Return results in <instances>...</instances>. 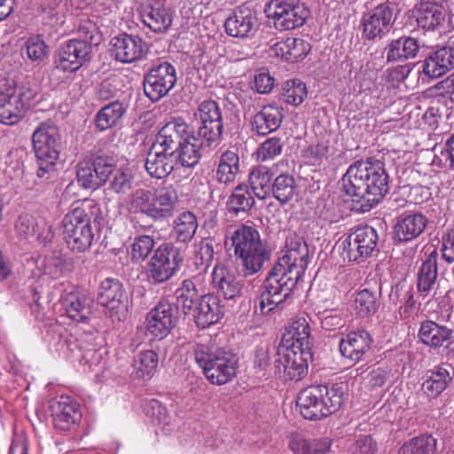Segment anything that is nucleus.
<instances>
[{
  "label": "nucleus",
  "mask_w": 454,
  "mask_h": 454,
  "mask_svg": "<svg viewBox=\"0 0 454 454\" xmlns=\"http://www.w3.org/2000/svg\"><path fill=\"white\" fill-rule=\"evenodd\" d=\"M341 191L352 202V209L369 212L389 191V176L384 163L373 157L350 164L340 179Z\"/></svg>",
  "instance_id": "f257e3e1"
},
{
  "label": "nucleus",
  "mask_w": 454,
  "mask_h": 454,
  "mask_svg": "<svg viewBox=\"0 0 454 454\" xmlns=\"http://www.w3.org/2000/svg\"><path fill=\"white\" fill-rule=\"evenodd\" d=\"M238 273L245 278L260 272L270 261V250L259 231L247 225L237 228L229 238Z\"/></svg>",
  "instance_id": "f03ea898"
},
{
  "label": "nucleus",
  "mask_w": 454,
  "mask_h": 454,
  "mask_svg": "<svg viewBox=\"0 0 454 454\" xmlns=\"http://www.w3.org/2000/svg\"><path fill=\"white\" fill-rule=\"evenodd\" d=\"M100 209L92 201H83L74 207L63 218V238L70 250L84 253L92 245L94 232L91 221L98 220Z\"/></svg>",
  "instance_id": "7ed1b4c3"
},
{
  "label": "nucleus",
  "mask_w": 454,
  "mask_h": 454,
  "mask_svg": "<svg viewBox=\"0 0 454 454\" xmlns=\"http://www.w3.org/2000/svg\"><path fill=\"white\" fill-rule=\"evenodd\" d=\"M302 275L278 259L263 282V291L260 295L261 312L269 314L286 301Z\"/></svg>",
  "instance_id": "20e7f679"
},
{
  "label": "nucleus",
  "mask_w": 454,
  "mask_h": 454,
  "mask_svg": "<svg viewBox=\"0 0 454 454\" xmlns=\"http://www.w3.org/2000/svg\"><path fill=\"white\" fill-rule=\"evenodd\" d=\"M343 402L341 388L334 384L309 386L297 397V406L302 417L309 420L325 418L340 409Z\"/></svg>",
  "instance_id": "39448f33"
},
{
  "label": "nucleus",
  "mask_w": 454,
  "mask_h": 454,
  "mask_svg": "<svg viewBox=\"0 0 454 454\" xmlns=\"http://www.w3.org/2000/svg\"><path fill=\"white\" fill-rule=\"evenodd\" d=\"M192 350L196 363L212 384L223 385L236 375L238 358L231 352L200 343Z\"/></svg>",
  "instance_id": "423d86ee"
},
{
  "label": "nucleus",
  "mask_w": 454,
  "mask_h": 454,
  "mask_svg": "<svg viewBox=\"0 0 454 454\" xmlns=\"http://www.w3.org/2000/svg\"><path fill=\"white\" fill-rule=\"evenodd\" d=\"M37 91L28 83L17 84L12 80L0 82V122L13 125L30 108Z\"/></svg>",
  "instance_id": "0eeeda50"
},
{
  "label": "nucleus",
  "mask_w": 454,
  "mask_h": 454,
  "mask_svg": "<svg viewBox=\"0 0 454 454\" xmlns=\"http://www.w3.org/2000/svg\"><path fill=\"white\" fill-rule=\"evenodd\" d=\"M184 259V250L176 244H160L146 264L147 281L153 286L168 281L180 270Z\"/></svg>",
  "instance_id": "6e6552de"
},
{
  "label": "nucleus",
  "mask_w": 454,
  "mask_h": 454,
  "mask_svg": "<svg viewBox=\"0 0 454 454\" xmlns=\"http://www.w3.org/2000/svg\"><path fill=\"white\" fill-rule=\"evenodd\" d=\"M194 117L198 124L197 136L207 145H217L223 140V117L219 104L212 99L200 103Z\"/></svg>",
  "instance_id": "1a4fd4ad"
},
{
  "label": "nucleus",
  "mask_w": 454,
  "mask_h": 454,
  "mask_svg": "<svg viewBox=\"0 0 454 454\" xmlns=\"http://www.w3.org/2000/svg\"><path fill=\"white\" fill-rule=\"evenodd\" d=\"M264 11L267 17L274 20V26L278 30L302 26L310 13L299 0H270Z\"/></svg>",
  "instance_id": "9d476101"
},
{
  "label": "nucleus",
  "mask_w": 454,
  "mask_h": 454,
  "mask_svg": "<svg viewBox=\"0 0 454 454\" xmlns=\"http://www.w3.org/2000/svg\"><path fill=\"white\" fill-rule=\"evenodd\" d=\"M176 80V68L168 62H162L151 68L145 75V95L152 102H157L173 89Z\"/></svg>",
  "instance_id": "9b49d317"
},
{
  "label": "nucleus",
  "mask_w": 454,
  "mask_h": 454,
  "mask_svg": "<svg viewBox=\"0 0 454 454\" xmlns=\"http://www.w3.org/2000/svg\"><path fill=\"white\" fill-rule=\"evenodd\" d=\"M92 47L86 40H69L56 52L54 64L63 72H75L90 61Z\"/></svg>",
  "instance_id": "f8f14e48"
},
{
  "label": "nucleus",
  "mask_w": 454,
  "mask_h": 454,
  "mask_svg": "<svg viewBox=\"0 0 454 454\" xmlns=\"http://www.w3.org/2000/svg\"><path fill=\"white\" fill-rule=\"evenodd\" d=\"M395 7L384 3L362 18L363 35L367 40L381 39L392 29L395 23Z\"/></svg>",
  "instance_id": "ddd939ff"
},
{
  "label": "nucleus",
  "mask_w": 454,
  "mask_h": 454,
  "mask_svg": "<svg viewBox=\"0 0 454 454\" xmlns=\"http://www.w3.org/2000/svg\"><path fill=\"white\" fill-rule=\"evenodd\" d=\"M178 306L166 300L160 301L147 316V330L155 338L163 339L176 327Z\"/></svg>",
  "instance_id": "4468645a"
},
{
  "label": "nucleus",
  "mask_w": 454,
  "mask_h": 454,
  "mask_svg": "<svg viewBox=\"0 0 454 454\" xmlns=\"http://www.w3.org/2000/svg\"><path fill=\"white\" fill-rule=\"evenodd\" d=\"M377 243L378 233L374 228L368 225L359 227L344 241L347 257L350 262L364 260L376 251Z\"/></svg>",
  "instance_id": "2eb2a0df"
},
{
  "label": "nucleus",
  "mask_w": 454,
  "mask_h": 454,
  "mask_svg": "<svg viewBox=\"0 0 454 454\" xmlns=\"http://www.w3.org/2000/svg\"><path fill=\"white\" fill-rule=\"evenodd\" d=\"M32 143L35 156L59 159L61 136L52 121H43L37 126L32 135Z\"/></svg>",
  "instance_id": "dca6fc26"
},
{
  "label": "nucleus",
  "mask_w": 454,
  "mask_h": 454,
  "mask_svg": "<svg viewBox=\"0 0 454 454\" xmlns=\"http://www.w3.org/2000/svg\"><path fill=\"white\" fill-rule=\"evenodd\" d=\"M275 360L276 372L283 374L286 380H300L308 373L309 362L313 359L312 351L284 349Z\"/></svg>",
  "instance_id": "f3484780"
},
{
  "label": "nucleus",
  "mask_w": 454,
  "mask_h": 454,
  "mask_svg": "<svg viewBox=\"0 0 454 454\" xmlns=\"http://www.w3.org/2000/svg\"><path fill=\"white\" fill-rule=\"evenodd\" d=\"M313 337L309 322L303 317L293 319L286 327L282 335L280 355L284 349L298 351H312Z\"/></svg>",
  "instance_id": "a211bd4d"
},
{
  "label": "nucleus",
  "mask_w": 454,
  "mask_h": 454,
  "mask_svg": "<svg viewBox=\"0 0 454 454\" xmlns=\"http://www.w3.org/2000/svg\"><path fill=\"white\" fill-rule=\"evenodd\" d=\"M112 52L114 59L121 63H133L142 59L148 51L144 40L136 35L126 33L114 36L112 41Z\"/></svg>",
  "instance_id": "6ab92c4d"
},
{
  "label": "nucleus",
  "mask_w": 454,
  "mask_h": 454,
  "mask_svg": "<svg viewBox=\"0 0 454 454\" xmlns=\"http://www.w3.org/2000/svg\"><path fill=\"white\" fill-rule=\"evenodd\" d=\"M259 27L256 12L248 6L236 8L224 21L225 32L237 38H250Z\"/></svg>",
  "instance_id": "aec40b11"
},
{
  "label": "nucleus",
  "mask_w": 454,
  "mask_h": 454,
  "mask_svg": "<svg viewBox=\"0 0 454 454\" xmlns=\"http://www.w3.org/2000/svg\"><path fill=\"white\" fill-rule=\"evenodd\" d=\"M97 300L98 304L110 310V317L120 309H125L127 295L122 283L117 278H106L98 286Z\"/></svg>",
  "instance_id": "412c9836"
},
{
  "label": "nucleus",
  "mask_w": 454,
  "mask_h": 454,
  "mask_svg": "<svg viewBox=\"0 0 454 454\" xmlns=\"http://www.w3.org/2000/svg\"><path fill=\"white\" fill-rule=\"evenodd\" d=\"M417 24L424 30H435L445 21L447 11L437 0H420L413 9Z\"/></svg>",
  "instance_id": "4be33fe9"
},
{
  "label": "nucleus",
  "mask_w": 454,
  "mask_h": 454,
  "mask_svg": "<svg viewBox=\"0 0 454 454\" xmlns=\"http://www.w3.org/2000/svg\"><path fill=\"white\" fill-rule=\"evenodd\" d=\"M422 74L430 78L437 79L454 69V48L442 46L429 53L422 61Z\"/></svg>",
  "instance_id": "5701e85b"
},
{
  "label": "nucleus",
  "mask_w": 454,
  "mask_h": 454,
  "mask_svg": "<svg viewBox=\"0 0 454 454\" xmlns=\"http://www.w3.org/2000/svg\"><path fill=\"white\" fill-rule=\"evenodd\" d=\"M373 339L364 329L353 331L339 343V349L342 356L351 362H358L372 348Z\"/></svg>",
  "instance_id": "b1692460"
},
{
  "label": "nucleus",
  "mask_w": 454,
  "mask_h": 454,
  "mask_svg": "<svg viewBox=\"0 0 454 454\" xmlns=\"http://www.w3.org/2000/svg\"><path fill=\"white\" fill-rule=\"evenodd\" d=\"M428 223L427 217L419 212H403L396 218L395 239L407 242L419 237Z\"/></svg>",
  "instance_id": "393cba45"
},
{
  "label": "nucleus",
  "mask_w": 454,
  "mask_h": 454,
  "mask_svg": "<svg viewBox=\"0 0 454 454\" xmlns=\"http://www.w3.org/2000/svg\"><path fill=\"white\" fill-rule=\"evenodd\" d=\"M194 322L199 328L205 329L217 323L223 316V307L217 295L207 294L200 296L192 311Z\"/></svg>",
  "instance_id": "a878e982"
},
{
  "label": "nucleus",
  "mask_w": 454,
  "mask_h": 454,
  "mask_svg": "<svg viewBox=\"0 0 454 454\" xmlns=\"http://www.w3.org/2000/svg\"><path fill=\"white\" fill-rule=\"evenodd\" d=\"M213 146L207 145L199 136L189 135L181 146H178L172 154L176 167H195L199 163L202 153L209 151Z\"/></svg>",
  "instance_id": "bb28decb"
},
{
  "label": "nucleus",
  "mask_w": 454,
  "mask_h": 454,
  "mask_svg": "<svg viewBox=\"0 0 454 454\" xmlns=\"http://www.w3.org/2000/svg\"><path fill=\"white\" fill-rule=\"evenodd\" d=\"M189 135L184 122L169 121L159 130L153 145L154 149H161L173 154Z\"/></svg>",
  "instance_id": "cd10ccee"
},
{
  "label": "nucleus",
  "mask_w": 454,
  "mask_h": 454,
  "mask_svg": "<svg viewBox=\"0 0 454 454\" xmlns=\"http://www.w3.org/2000/svg\"><path fill=\"white\" fill-rule=\"evenodd\" d=\"M53 422L56 428L69 431L82 419L78 403L70 396L61 395L52 405Z\"/></svg>",
  "instance_id": "c85d7f7f"
},
{
  "label": "nucleus",
  "mask_w": 454,
  "mask_h": 454,
  "mask_svg": "<svg viewBox=\"0 0 454 454\" xmlns=\"http://www.w3.org/2000/svg\"><path fill=\"white\" fill-rule=\"evenodd\" d=\"M438 253L436 249H433L429 254H426L417 273V291L419 295L426 298L437 288L438 267H437Z\"/></svg>",
  "instance_id": "c756f323"
},
{
  "label": "nucleus",
  "mask_w": 454,
  "mask_h": 454,
  "mask_svg": "<svg viewBox=\"0 0 454 454\" xmlns=\"http://www.w3.org/2000/svg\"><path fill=\"white\" fill-rule=\"evenodd\" d=\"M212 281L219 295L225 300L236 301L242 296L243 285L227 267L222 263L215 265Z\"/></svg>",
  "instance_id": "7c9ffc66"
},
{
  "label": "nucleus",
  "mask_w": 454,
  "mask_h": 454,
  "mask_svg": "<svg viewBox=\"0 0 454 454\" xmlns=\"http://www.w3.org/2000/svg\"><path fill=\"white\" fill-rule=\"evenodd\" d=\"M286 254L279 260L304 274L309 259V247L304 239L296 234L289 235L286 238Z\"/></svg>",
  "instance_id": "2f4dec72"
},
{
  "label": "nucleus",
  "mask_w": 454,
  "mask_h": 454,
  "mask_svg": "<svg viewBox=\"0 0 454 454\" xmlns=\"http://www.w3.org/2000/svg\"><path fill=\"white\" fill-rule=\"evenodd\" d=\"M453 376L454 368L451 364L444 363L437 365L428 372L422 390L428 397L435 398L447 388Z\"/></svg>",
  "instance_id": "473e14b6"
},
{
  "label": "nucleus",
  "mask_w": 454,
  "mask_h": 454,
  "mask_svg": "<svg viewBox=\"0 0 454 454\" xmlns=\"http://www.w3.org/2000/svg\"><path fill=\"white\" fill-rule=\"evenodd\" d=\"M178 204L177 192L172 186L156 191L153 198L152 219L165 220L174 215Z\"/></svg>",
  "instance_id": "72a5a7b5"
},
{
  "label": "nucleus",
  "mask_w": 454,
  "mask_h": 454,
  "mask_svg": "<svg viewBox=\"0 0 454 454\" xmlns=\"http://www.w3.org/2000/svg\"><path fill=\"white\" fill-rule=\"evenodd\" d=\"M143 23L154 33L165 32L172 24V13L161 3L145 6L141 12Z\"/></svg>",
  "instance_id": "f704fd0d"
},
{
  "label": "nucleus",
  "mask_w": 454,
  "mask_h": 454,
  "mask_svg": "<svg viewBox=\"0 0 454 454\" xmlns=\"http://www.w3.org/2000/svg\"><path fill=\"white\" fill-rule=\"evenodd\" d=\"M283 116L282 108L272 105L264 106L252 118V129L258 135L266 136L279 128Z\"/></svg>",
  "instance_id": "c9c22d12"
},
{
  "label": "nucleus",
  "mask_w": 454,
  "mask_h": 454,
  "mask_svg": "<svg viewBox=\"0 0 454 454\" xmlns=\"http://www.w3.org/2000/svg\"><path fill=\"white\" fill-rule=\"evenodd\" d=\"M420 45L419 40L411 36H401L390 41L385 47L387 61L403 62L417 56Z\"/></svg>",
  "instance_id": "e433bc0d"
},
{
  "label": "nucleus",
  "mask_w": 454,
  "mask_h": 454,
  "mask_svg": "<svg viewBox=\"0 0 454 454\" xmlns=\"http://www.w3.org/2000/svg\"><path fill=\"white\" fill-rule=\"evenodd\" d=\"M145 167L152 177L159 179L168 176L176 168L172 154L161 149H154L153 145L147 153Z\"/></svg>",
  "instance_id": "4c0bfd02"
},
{
  "label": "nucleus",
  "mask_w": 454,
  "mask_h": 454,
  "mask_svg": "<svg viewBox=\"0 0 454 454\" xmlns=\"http://www.w3.org/2000/svg\"><path fill=\"white\" fill-rule=\"evenodd\" d=\"M452 334V329L432 320H424L420 323L418 338L424 345L435 349L450 340Z\"/></svg>",
  "instance_id": "58836bf2"
},
{
  "label": "nucleus",
  "mask_w": 454,
  "mask_h": 454,
  "mask_svg": "<svg viewBox=\"0 0 454 454\" xmlns=\"http://www.w3.org/2000/svg\"><path fill=\"white\" fill-rule=\"evenodd\" d=\"M128 105L119 99L103 106L95 115L94 122L97 129L105 131L118 124L127 112Z\"/></svg>",
  "instance_id": "ea45409f"
},
{
  "label": "nucleus",
  "mask_w": 454,
  "mask_h": 454,
  "mask_svg": "<svg viewBox=\"0 0 454 454\" xmlns=\"http://www.w3.org/2000/svg\"><path fill=\"white\" fill-rule=\"evenodd\" d=\"M273 51L276 55L289 62H295L304 59L310 51V44L297 37H288L277 43Z\"/></svg>",
  "instance_id": "a19ab883"
},
{
  "label": "nucleus",
  "mask_w": 454,
  "mask_h": 454,
  "mask_svg": "<svg viewBox=\"0 0 454 454\" xmlns=\"http://www.w3.org/2000/svg\"><path fill=\"white\" fill-rule=\"evenodd\" d=\"M240 173V163L238 153L231 150L223 152L218 160L215 171L216 180L223 184H233Z\"/></svg>",
  "instance_id": "79ce46f5"
},
{
  "label": "nucleus",
  "mask_w": 454,
  "mask_h": 454,
  "mask_svg": "<svg viewBox=\"0 0 454 454\" xmlns=\"http://www.w3.org/2000/svg\"><path fill=\"white\" fill-rule=\"evenodd\" d=\"M199 228L198 218L192 211H184L173 222L172 234L177 243H190Z\"/></svg>",
  "instance_id": "37998d69"
},
{
  "label": "nucleus",
  "mask_w": 454,
  "mask_h": 454,
  "mask_svg": "<svg viewBox=\"0 0 454 454\" xmlns=\"http://www.w3.org/2000/svg\"><path fill=\"white\" fill-rule=\"evenodd\" d=\"M298 186L293 175L280 174L272 183L270 196L281 206L289 203L297 194Z\"/></svg>",
  "instance_id": "c03bdc74"
},
{
  "label": "nucleus",
  "mask_w": 454,
  "mask_h": 454,
  "mask_svg": "<svg viewBox=\"0 0 454 454\" xmlns=\"http://www.w3.org/2000/svg\"><path fill=\"white\" fill-rule=\"evenodd\" d=\"M254 205V199L247 184H239L227 201L228 212L235 216L247 213Z\"/></svg>",
  "instance_id": "a18cd8bd"
},
{
  "label": "nucleus",
  "mask_w": 454,
  "mask_h": 454,
  "mask_svg": "<svg viewBox=\"0 0 454 454\" xmlns=\"http://www.w3.org/2000/svg\"><path fill=\"white\" fill-rule=\"evenodd\" d=\"M158 364L159 356L154 350H143L133 358L132 374L136 379H151L158 368Z\"/></svg>",
  "instance_id": "49530a36"
},
{
  "label": "nucleus",
  "mask_w": 454,
  "mask_h": 454,
  "mask_svg": "<svg viewBox=\"0 0 454 454\" xmlns=\"http://www.w3.org/2000/svg\"><path fill=\"white\" fill-rule=\"evenodd\" d=\"M92 301L77 294H68L64 300V307L67 316L76 322H87L90 314Z\"/></svg>",
  "instance_id": "de8ad7c7"
},
{
  "label": "nucleus",
  "mask_w": 454,
  "mask_h": 454,
  "mask_svg": "<svg viewBox=\"0 0 454 454\" xmlns=\"http://www.w3.org/2000/svg\"><path fill=\"white\" fill-rule=\"evenodd\" d=\"M248 180L254 194L259 200H265L270 196L272 174L267 167L259 166L253 168Z\"/></svg>",
  "instance_id": "09e8293b"
},
{
  "label": "nucleus",
  "mask_w": 454,
  "mask_h": 454,
  "mask_svg": "<svg viewBox=\"0 0 454 454\" xmlns=\"http://www.w3.org/2000/svg\"><path fill=\"white\" fill-rule=\"evenodd\" d=\"M380 296V291L378 294L366 288L356 293L353 300L354 309L361 317H372L379 309Z\"/></svg>",
  "instance_id": "8fccbe9b"
},
{
  "label": "nucleus",
  "mask_w": 454,
  "mask_h": 454,
  "mask_svg": "<svg viewBox=\"0 0 454 454\" xmlns=\"http://www.w3.org/2000/svg\"><path fill=\"white\" fill-rule=\"evenodd\" d=\"M176 305L182 308L185 315L192 313L200 299L194 282L189 278L183 280L181 286L176 291Z\"/></svg>",
  "instance_id": "3c124183"
},
{
  "label": "nucleus",
  "mask_w": 454,
  "mask_h": 454,
  "mask_svg": "<svg viewBox=\"0 0 454 454\" xmlns=\"http://www.w3.org/2000/svg\"><path fill=\"white\" fill-rule=\"evenodd\" d=\"M77 182L85 189L96 190L106 183V178H101L98 170L90 160L80 162L76 171Z\"/></svg>",
  "instance_id": "603ef678"
},
{
  "label": "nucleus",
  "mask_w": 454,
  "mask_h": 454,
  "mask_svg": "<svg viewBox=\"0 0 454 454\" xmlns=\"http://www.w3.org/2000/svg\"><path fill=\"white\" fill-rule=\"evenodd\" d=\"M436 439L431 434H421L405 442L398 454H435Z\"/></svg>",
  "instance_id": "864d4df0"
},
{
  "label": "nucleus",
  "mask_w": 454,
  "mask_h": 454,
  "mask_svg": "<svg viewBox=\"0 0 454 454\" xmlns=\"http://www.w3.org/2000/svg\"><path fill=\"white\" fill-rule=\"evenodd\" d=\"M215 255L214 243L210 239H204L195 245L194 264L200 272H206L211 266Z\"/></svg>",
  "instance_id": "5fc2aeb1"
},
{
  "label": "nucleus",
  "mask_w": 454,
  "mask_h": 454,
  "mask_svg": "<svg viewBox=\"0 0 454 454\" xmlns=\"http://www.w3.org/2000/svg\"><path fill=\"white\" fill-rule=\"evenodd\" d=\"M111 176L109 190L117 194H125L131 190L134 183V176L129 168H115Z\"/></svg>",
  "instance_id": "6e6d98bb"
},
{
  "label": "nucleus",
  "mask_w": 454,
  "mask_h": 454,
  "mask_svg": "<svg viewBox=\"0 0 454 454\" xmlns=\"http://www.w3.org/2000/svg\"><path fill=\"white\" fill-rule=\"evenodd\" d=\"M282 90L284 101L293 106L301 105L307 97L306 85L300 80L286 81Z\"/></svg>",
  "instance_id": "4d7b16f0"
},
{
  "label": "nucleus",
  "mask_w": 454,
  "mask_h": 454,
  "mask_svg": "<svg viewBox=\"0 0 454 454\" xmlns=\"http://www.w3.org/2000/svg\"><path fill=\"white\" fill-rule=\"evenodd\" d=\"M155 246L154 239L149 235H140L131 245V259L136 262L145 260Z\"/></svg>",
  "instance_id": "13d9d810"
},
{
  "label": "nucleus",
  "mask_w": 454,
  "mask_h": 454,
  "mask_svg": "<svg viewBox=\"0 0 454 454\" xmlns=\"http://www.w3.org/2000/svg\"><path fill=\"white\" fill-rule=\"evenodd\" d=\"M283 143L279 137L266 139L258 149V157L262 160H269L278 156L283 149Z\"/></svg>",
  "instance_id": "bf43d9fd"
},
{
  "label": "nucleus",
  "mask_w": 454,
  "mask_h": 454,
  "mask_svg": "<svg viewBox=\"0 0 454 454\" xmlns=\"http://www.w3.org/2000/svg\"><path fill=\"white\" fill-rule=\"evenodd\" d=\"M133 206L137 211L151 218L153 208L151 192L144 189L137 190L134 194Z\"/></svg>",
  "instance_id": "052dcab7"
},
{
  "label": "nucleus",
  "mask_w": 454,
  "mask_h": 454,
  "mask_svg": "<svg viewBox=\"0 0 454 454\" xmlns=\"http://www.w3.org/2000/svg\"><path fill=\"white\" fill-rule=\"evenodd\" d=\"M98 170V174L101 175V178H109L111 174L116 168L114 158L106 155H94L89 159Z\"/></svg>",
  "instance_id": "680f3d73"
},
{
  "label": "nucleus",
  "mask_w": 454,
  "mask_h": 454,
  "mask_svg": "<svg viewBox=\"0 0 454 454\" xmlns=\"http://www.w3.org/2000/svg\"><path fill=\"white\" fill-rule=\"evenodd\" d=\"M275 80L267 70H260L254 75V89L257 93L267 94L274 87Z\"/></svg>",
  "instance_id": "e2e57ef3"
},
{
  "label": "nucleus",
  "mask_w": 454,
  "mask_h": 454,
  "mask_svg": "<svg viewBox=\"0 0 454 454\" xmlns=\"http://www.w3.org/2000/svg\"><path fill=\"white\" fill-rule=\"evenodd\" d=\"M15 227L20 236L28 238L35 233L36 219L28 214H23L18 218Z\"/></svg>",
  "instance_id": "0e129e2a"
},
{
  "label": "nucleus",
  "mask_w": 454,
  "mask_h": 454,
  "mask_svg": "<svg viewBox=\"0 0 454 454\" xmlns=\"http://www.w3.org/2000/svg\"><path fill=\"white\" fill-rule=\"evenodd\" d=\"M27 57L33 61H40L46 55V45L39 38H30L26 43Z\"/></svg>",
  "instance_id": "69168bd1"
},
{
  "label": "nucleus",
  "mask_w": 454,
  "mask_h": 454,
  "mask_svg": "<svg viewBox=\"0 0 454 454\" xmlns=\"http://www.w3.org/2000/svg\"><path fill=\"white\" fill-rule=\"evenodd\" d=\"M442 256L448 263L454 262V226L442 237Z\"/></svg>",
  "instance_id": "338daca9"
},
{
  "label": "nucleus",
  "mask_w": 454,
  "mask_h": 454,
  "mask_svg": "<svg viewBox=\"0 0 454 454\" xmlns=\"http://www.w3.org/2000/svg\"><path fill=\"white\" fill-rule=\"evenodd\" d=\"M435 158H439L443 166L454 168V134L446 140L441 150V156L435 155Z\"/></svg>",
  "instance_id": "774afa93"
}]
</instances>
